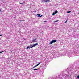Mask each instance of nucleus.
I'll use <instances>...</instances> for the list:
<instances>
[{"label":"nucleus","instance_id":"5","mask_svg":"<svg viewBox=\"0 0 79 79\" xmlns=\"http://www.w3.org/2000/svg\"><path fill=\"white\" fill-rule=\"evenodd\" d=\"M34 47H35V46H37V45H38V43H36L33 45Z\"/></svg>","mask_w":79,"mask_h":79},{"label":"nucleus","instance_id":"12","mask_svg":"<svg viewBox=\"0 0 79 79\" xmlns=\"http://www.w3.org/2000/svg\"><path fill=\"white\" fill-rule=\"evenodd\" d=\"M58 20H57L56 21H55L54 22V23H56V22H58Z\"/></svg>","mask_w":79,"mask_h":79},{"label":"nucleus","instance_id":"1","mask_svg":"<svg viewBox=\"0 0 79 79\" xmlns=\"http://www.w3.org/2000/svg\"><path fill=\"white\" fill-rule=\"evenodd\" d=\"M56 41H57L56 40H53L51 41L50 43H49V44L51 45V44L52 43H55V42H56Z\"/></svg>","mask_w":79,"mask_h":79},{"label":"nucleus","instance_id":"10","mask_svg":"<svg viewBox=\"0 0 79 79\" xmlns=\"http://www.w3.org/2000/svg\"><path fill=\"white\" fill-rule=\"evenodd\" d=\"M25 3V2H23V3H19L20 4H23V3Z\"/></svg>","mask_w":79,"mask_h":79},{"label":"nucleus","instance_id":"3","mask_svg":"<svg viewBox=\"0 0 79 79\" xmlns=\"http://www.w3.org/2000/svg\"><path fill=\"white\" fill-rule=\"evenodd\" d=\"M56 13H58V11H57V10L55 11V12H53L52 13V15H55V14H56Z\"/></svg>","mask_w":79,"mask_h":79},{"label":"nucleus","instance_id":"15","mask_svg":"<svg viewBox=\"0 0 79 79\" xmlns=\"http://www.w3.org/2000/svg\"><path fill=\"white\" fill-rule=\"evenodd\" d=\"M77 79H79V75L77 76Z\"/></svg>","mask_w":79,"mask_h":79},{"label":"nucleus","instance_id":"6","mask_svg":"<svg viewBox=\"0 0 79 79\" xmlns=\"http://www.w3.org/2000/svg\"><path fill=\"white\" fill-rule=\"evenodd\" d=\"M37 40V39H35L33 40L32 41V42H35V41Z\"/></svg>","mask_w":79,"mask_h":79},{"label":"nucleus","instance_id":"4","mask_svg":"<svg viewBox=\"0 0 79 79\" xmlns=\"http://www.w3.org/2000/svg\"><path fill=\"white\" fill-rule=\"evenodd\" d=\"M43 1H44V2H50V0H43Z\"/></svg>","mask_w":79,"mask_h":79},{"label":"nucleus","instance_id":"7","mask_svg":"<svg viewBox=\"0 0 79 79\" xmlns=\"http://www.w3.org/2000/svg\"><path fill=\"white\" fill-rule=\"evenodd\" d=\"M34 47V46L33 45H31V47H30V48H32V47Z\"/></svg>","mask_w":79,"mask_h":79},{"label":"nucleus","instance_id":"14","mask_svg":"<svg viewBox=\"0 0 79 79\" xmlns=\"http://www.w3.org/2000/svg\"><path fill=\"white\" fill-rule=\"evenodd\" d=\"M67 21H68V20H67L65 22H64V23H67Z\"/></svg>","mask_w":79,"mask_h":79},{"label":"nucleus","instance_id":"2","mask_svg":"<svg viewBox=\"0 0 79 79\" xmlns=\"http://www.w3.org/2000/svg\"><path fill=\"white\" fill-rule=\"evenodd\" d=\"M41 63V62H39V63L38 64H37L34 67H33L32 68L33 69L34 68H35V67H37V66H38V65L40 64Z\"/></svg>","mask_w":79,"mask_h":79},{"label":"nucleus","instance_id":"8","mask_svg":"<svg viewBox=\"0 0 79 79\" xmlns=\"http://www.w3.org/2000/svg\"><path fill=\"white\" fill-rule=\"evenodd\" d=\"M28 48H31V47H30L29 46H28L27 48V49H28Z\"/></svg>","mask_w":79,"mask_h":79},{"label":"nucleus","instance_id":"11","mask_svg":"<svg viewBox=\"0 0 79 79\" xmlns=\"http://www.w3.org/2000/svg\"><path fill=\"white\" fill-rule=\"evenodd\" d=\"M36 16H40V14H37Z\"/></svg>","mask_w":79,"mask_h":79},{"label":"nucleus","instance_id":"18","mask_svg":"<svg viewBox=\"0 0 79 79\" xmlns=\"http://www.w3.org/2000/svg\"><path fill=\"white\" fill-rule=\"evenodd\" d=\"M24 20H20V21L21 22V21H24Z\"/></svg>","mask_w":79,"mask_h":79},{"label":"nucleus","instance_id":"9","mask_svg":"<svg viewBox=\"0 0 79 79\" xmlns=\"http://www.w3.org/2000/svg\"><path fill=\"white\" fill-rule=\"evenodd\" d=\"M33 70H34V71H36V70H38V69H33Z\"/></svg>","mask_w":79,"mask_h":79},{"label":"nucleus","instance_id":"20","mask_svg":"<svg viewBox=\"0 0 79 79\" xmlns=\"http://www.w3.org/2000/svg\"><path fill=\"white\" fill-rule=\"evenodd\" d=\"M24 40H26V39H24Z\"/></svg>","mask_w":79,"mask_h":79},{"label":"nucleus","instance_id":"17","mask_svg":"<svg viewBox=\"0 0 79 79\" xmlns=\"http://www.w3.org/2000/svg\"><path fill=\"white\" fill-rule=\"evenodd\" d=\"M3 52H4V51L0 52V53H3Z\"/></svg>","mask_w":79,"mask_h":79},{"label":"nucleus","instance_id":"13","mask_svg":"<svg viewBox=\"0 0 79 79\" xmlns=\"http://www.w3.org/2000/svg\"><path fill=\"white\" fill-rule=\"evenodd\" d=\"M43 15H41L40 16H39V18H40V17H42V16H43Z\"/></svg>","mask_w":79,"mask_h":79},{"label":"nucleus","instance_id":"21","mask_svg":"<svg viewBox=\"0 0 79 79\" xmlns=\"http://www.w3.org/2000/svg\"><path fill=\"white\" fill-rule=\"evenodd\" d=\"M0 11H1V9H0Z\"/></svg>","mask_w":79,"mask_h":79},{"label":"nucleus","instance_id":"19","mask_svg":"<svg viewBox=\"0 0 79 79\" xmlns=\"http://www.w3.org/2000/svg\"><path fill=\"white\" fill-rule=\"evenodd\" d=\"M0 36H2V35H0Z\"/></svg>","mask_w":79,"mask_h":79},{"label":"nucleus","instance_id":"16","mask_svg":"<svg viewBox=\"0 0 79 79\" xmlns=\"http://www.w3.org/2000/svg\"><path fill=\"white\" fill-rule=\"evenodd\" d=\"M71 13V11H69L67 12V13Z\"/></svg>","mask_w":79,"mask_h":79}]
</instances>
